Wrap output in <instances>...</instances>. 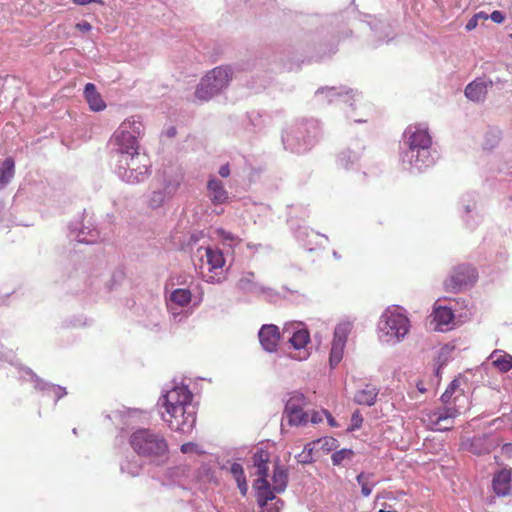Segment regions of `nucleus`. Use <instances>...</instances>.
<instances>
[{
	"label": "nucleus",
	"instance_id": "41",
	"mask_svg": "<svg viewBox=\"0 0 512 512\" xmlns=\"http://www.w3.org/2000/svg\"><path fill=\"white\" fill-rule=\"evenodd\" d=\"M260 295H263L265 300L269 303H276L283 299V292L277 291L271 287L262 286Z\"/></svg>",
	"mask_w": 512,
	"mask_h": 512
},
{
	"label": "nucleus",
	"instance_id": "45",
	"mask_svg": "<svg viewBox=\"0 0 512 512\" xmlns=\"http://www.w3.org/2000/svg\"><path fill=\"white\" fill-rule=\"evenodd\" d=\"M458 387L459 381L457 379L452 380L440 397L442 403L447 404Z\"/></svg>",
	"mask_w": 512,
	"mask_h": 512
},
{
	"label": "nucleus",
	"instance_id": "43",
	"mask_svg": "<svg viewBox=\"0 0 512 512\" xmlns=\"http://www.w3.org/2000/svg\"><path fill=\"white\" fill-rule=\"evenodd\" d=\"M217 235L225 242L227 243L230 247H234L236 246L240 241L241 239L238 238V236L234 235L233 233L229 232V231H226L225 229L223 228H219L217 229Z\"/></svg>",
	"mask_w": 512,
	"mask_h": 512
},
{
	"label": "nucleus",
	"instance_id": "59",
	"mask_svg": "<svg viewBox=\"0 0 512 512\" xmlns=\"http://www.w3.org/2000/svg\"><path fill=\"white\" fill-rule=\"evenodd\" d=\"M72 2L79 6H85L91 3L103 4L102 0H72Z\"/></svg>",
	"mask_w": 512,
	"mask_h": 512
},
{
	"label": "nucleus",
	"instance_id": "47",
	"mask_svg": "<svg viewBox=\"0 0 512 512\" xmlns=\"http://www.w3.org/2000/svg\"><path fill=\"white\" fill-rule=\"evenodd\" d=\"M326 49H328V55L334 54L337 50L336 44L331 43L329 45H325V49L323 48V45L320 44L319 49L317 51V58H323L326 55Z\"/></svg>",
	"mask_w": 512,
	"mask_h": 512
},
{
	"label": "nucleus",
	"instance_id": "60",
	"mask_svg": "<svg viewBox=\"0 0 512 512\" xmlns=\"http://www.w3.org/2000/svg\"><path fill=\"white\" fill-rule=\"evenodd\" d=\"M502 454L511 458L512 457V443H505L501 448Z\"/></svg>",
	"mask_w": 512,
	"mask_h": 512
},
{
	"label": "nucleus",
	"instance_id": "22",
	"mask_svg": "<svg viewBox=\"0 0 512 512\" xmlns=\"http://www.w3.org/2000/svg\"><path fill=\"white\" fill-rule=\"evenodd\" d=\"M493 82L491 80L485 81L482 79H476L469 83L465 88V96L472 101L479 102L483 100L487 94V88L492 87Z\"/></svg>",
	"mask_w": 512,
	"mask_h": 512
},
{
	"label": "nucleus",
	"instance_id": "25",
	"mask_svg": "<svg viewBox=\"0 0 512 512\" xmlns=\"http://www.w3.org/2000/svg\"><path fill=\"white\" fill-rule=\"evenodd\" d=\"M255 274L254 272L248 271L244 272L239 279L237 286L239 290H241L245 294H252L255 296H260V291L262 289L261 284L254 281Z\"/></svg>",
	"mask_w": 512,
	"mask_h": 512
},
{
	"label": "nucleus",
	"instance_id": "50",
	"mask_svg": "<svg viewBox=\"0 0 512 512\" xmlns=\"http://www.w3.org/2000/svg\"><path fill=\"white\" fill-rule=\"evenodd\" d=\"M284 505V502L277 498L274 503H271L269 506L264 508L261 512H280L281 507Z\"/></svg>",
	"mask_w": 512,
	"mask_h": 512
},
{
	"label": "nucleus",
	"instance_id": "10",
	"mask_svg": "<svg viewBox=\"0 0 512 512\" xmlns=\"http://www.w3.org/2000/svg\"><path fill=\"white\" fill-rule=\"evenodd\" d=\"M476 279V269L470 264H461L456 266L445 280V289L449 292H459L464 287L473 285Z\"/></svg>",
	"mask_w": 512,
	"mask_h": 512
},
{
	"label": "nucleus",
	"instance_id": "19",
	"mask_svg": "<svg viewBox=\"0 0 512 512\" xmlns=\"http://www.w3.org/2000/svg\"><path fill=\"white\" fill-rule=\"evenodd\" d=\"M252 460L254 467L257 469L256 474L258 476L253 486L270 484L268 481L269 468L267 465L269 462V453L262 448L257 449V451L253 454Z\"/></svg>",
	"mask_w": 512,
	"mask_h": 512
},
{
	"label": "nucleus",
	"instance_id": "27",
	"mask_svg": "<svg viewBox=\"0 0 512 512\" xmlns=\"http://www.w3.org/2000/svg\"><path fill=\"white\" fill-rule=\"evenodd\" d=\"M461 204L464 209V215H462L464 221L470 228H474L478 221L475 219L474 210L476 207V200L474 195L468 194L461 199Z\"/></svg>",
	"mask_w": 512,
	"mask_h": 512
},
{
	"label": "nucleus",
	"instance_id": "49",
	"mask_svg": "<svg viewBox=\"0 0 512 512\" xmlns=\"http://www.w3.org/2000/svg\"><path fill=\"white\" fill-rule=\"evenodd\" d=\"M15 355L12 350L4 349L0 344V360L13 363Z\"/></svg>",
	"mask_w": 512,
	"mask_h": 512
},
{
	"label": "nucleus",
	"instance_id": "4",
	"mask_svg": "<svg viewBox=\"0 0 512 512\" xmlns=\"http://www.w3.org/2000/svg\"><path fill=\"white\" fill-rule=\"evenodd\" d=\"M320 135L321 128L316 119H302L284 130L281 140L285 150L303 154L312 149Z\"/></svg>",
	"mask_w": 512,
	"mask_h": 512
},
{
	"label": "nucleus",
	"instance_id": "6",
	"mask_svg": "<svg viewBox=\"0 0 512 512\" xmlns=\"http://www.w3.org/2000/svg\"><path fill=\"white\" fill-rule=\"evenodd\" d=\"M410 330V320L398 307H389L378 322L379 339L388 344L401 342Z\"/></svg>",
	"mask_w": 512,
	"mask_h": 512
},
{
	"label": "nucleus",
	"instance_id": "61",
	"mask_svg": "<svg viewBox=\"0 0 512 512\" xmlns=\"http://www.w3.org/2000/svg\"><path fill=\"white\" fill-rule=\"evenodd\" d=\"M219 175L223 178H226L230 175V167L229 164H224L219 168Z\"/></svg>",
	"mask_w": 512,
	"mask_h": 512
},
{
	"label": "nucleus",
	"instance_id": "15",
	"mask_svg": "<svg viewBox=\"0 0 512 512\" xmlns=\"http://www.w3.org/2000/svg\"><path fill=\"white\" fill-rule=\"evenodd\" d=\"M371 34L368 38L369 45L373 48L389 43L396 36L395 31L391 24L383 21H378L370 26Z\"/></svg>",
	"mask_w": 512,
	"mask_h": 512
},
{
	"label": "nucleus",
	"instance_id": "44",
	"mask_svg": "<svg viewBox=\"0 0 512 512\" xmlns=\"http://www.w3.org/2000/svg\"><path fill=\"white\" fill-rule=\"evenodd\" d=\"M316 443H318L319 447L326 452H330L339 446L338 440L334 437H323L316 440Z\"/></svg>",
	"mask_w": 512,
	"mask_h": 512
},
{
	"label": "nucleus",
	"instance_id": "21",
	"mask_svg": "<svg viewBox=\"0 0 512 512\" xmlns=\"http://www.w3.org/2000/svg\"><path fill=\"white\" fill-rule=\"evenodd\" d=\"M288 479V469L284 465H282L280 463L279 458H277L273 465V474L271 477V491H273L274 494L283 493L287 488Z\"/></svg>",
	"mask_w": 512,
	"mask_h": 512
},
{
	"label": "nucleus",
	"instance_id": "36",
	"mask_svg": "<svg viewBox=\"0 0 512 512\" xmlns=\"http://www.w3.org/2000/svg\"><path fill=\"white\" fill-rule=\"evenodd\" d=\"M457 411L454 408L437 409L430 416L431 422L435 425H440L441 422L454 418Z\"/></svg>",
	"mask_w": 512,
	"mask_h": 512
},
{
	"label": "nucleus",
	"instance_id": "39",
	"mask_svg": "<svg viewBox=\"0 0 512 512\" xmlns=\"http://www.w3.org/2000/svg\"><path fill=\"white\" fill-rule=\"evenodd\" d=\"M168 188H169V185H167L163 190H156V191L152 192L150 199H149V205L151 208H153V209L158 208L164 203V201L167 197L166 190Z\"/></svg>",
	"mask_w": 512,
	"mask_h": 512
},
{
	"label": "nucleus",
	"instance_id": "46",
	"mask_svg": "<svg viewBox=\"0 0 512 512\" xmlns=\"http://www.w3.org/2000/svg\"><path fill=\"white\" fill-rule=\"evenodd\" d=\"M363 424V416L361 415L359 410L353 412L351 416V424L348 427L347 431L352 432L358 430Z\"/></svg>",
	"mask_w": 512,
	"mask_h": 512
},
{
	"label": "nucleus",
	"instance_id": "55",
	"mask_svg": "<svg viewBox=\"0 0 512 512\" xmlns=\"http://www.w3.org/2000/svg\"><path fill=\"white\" fill-rule=\"evenodd\" d=\"M489 18H490L493 22H495V23H497V24H501V23H503V22H504V20H505V15H504V13H503L502 11L495 10V11H493V12L490 14Z\"/></svg>",
	"mask_w": 512,
	"mask_h": 512
},
{
	"label": "nucleus",
	"instance_id": "24",
	"mask_svg": "<svg viewBox=\"0 0 512 512\" xmlns=\"http://www.w3.org/2000/svg\"><path fill=\"white\" fill-rule=\"evenodd\" d=\"M379 389L371 384L365 385L354 395V402L358 405L373 406L376 403Z\"/></svg>",
	"mask_w": 512,
	"mask_h": 512
},
{
	"label": "nucleus",
	"instance_id": "35",
	"mask_svg": "<svg viewBox=\"0 0 512 512\" xmlns=\"http://www.w3.org/2000/svg\"><path fill=\"white\" fill-rule=\"evenodd\" d=\"M454 319L453 311L448 307L439 306L434 309V320L440 325H448Z\"/></svg>",
	"mask_w": 512,
	"mask_h": 512
},
{
	"label": "nucleus",
	"instance_id": "31",
	"mask_svg": "<svg viewBox=\"0 0 512 512\" xmlns=\"http://www.w3.org/2000/svg\"><path fill=\"white\" fill-rule=\"evenodd\" d=\"M15 173L13 158L7 157L0 166V189H3L11 181Z\"/></svg>",
	"mask_w": 512,
	"mask_h": 512
},
{
	"label": "nucleus",
	"instance_id": "14",
	"mask_svg": "<svg viewBox=\"0 0 512 512\" xmlns=\"http://www.w3.org/2000/svg\"><path fill=\"white\" fill-rule=\"evenodd\" d=\"M20 370L24 371L27 375L30 376V381L34 383L35 389H37L47 395L53 394L55 397V399H54L55 404L61 398H63L65 395H67V391H66L65 387L45 381L44 379L40 378L31 368L20 366Z\"/></svg>",
	"mask_w": 512,
	"mask_h": 512
},
{
	"label": "nucleus",
	"instance_id": "18",
	"mask_svg": "<svg viewBox=\"0 0 512 512\" xmlns=\"http://www.w3.org/2000/svg\"><path fill=\"white\" fill-rule=\"evenodd\" d=\"M492 488L497 496L512 494V468H503L493 475Z\"/></svg>",
	"mask_w": 512,
	"mask_h": 512
},
{
	"label": "nucleus",
	"instance_id": "23",
	"mask_svg": "<svg viewBox=\"0 0 512 512\" xmlns=\"http://www.w3.org/2000/svg\"><path fill=\"white\" fill-rule=\"evenodd\" d=\"M84 96L92 111L99 112L105 109L106 104L93 83H87L85 85Z\"/></svg>",
	"mask_w": 512,
	"mask_h": 512
},
{
	"label": "nucleus",
	"instance_id": "56",
	"mask_svg": "<svg viewBox=\"0 0 512 512\" xmlns=\"http://www.w3.org/2000/svg\"><path fill=\"white\" fill-rule=\"evenodd\" d=\"M481 16V14H475L466 24V30L471 31L477 27L478 19Z\"/></svg>",
	"mask_w": 512,
	"mask_h": 512
},
{
	"label": "nucleus",
	"instance_id": "63",
	"mask_svg": "<svg viewBox=\"0 0 512 512\" xmlns=\"http://www.w3.org/2000/svg\"><path fill=\"white\" fill-rule=\"evenodd\" d=\"M248 117L250 118L251 120V123L253 126H258L259 123H258V119L261 118L260 114L257 113V112H251Z\"/></svg>",
	"mask_w": 512,
	"mask_h": 512
},
{
	"label": "nucleus",
	"instance_id": "9",
	"mask_svg": "<svg viewBox=\"0 0 512 512\" xmlns=\"http://www.w3.org/2000/svg\"><path fill=\"white\" fill-rule=\"evenodd\" d=\"M358 94L345 86L340 87H321L315 92V99L320 104H345L354 108L358 102Z\"/></svg>",
	"mask_w": 512,
	"mask_h": 512
},
{
	"label": "nucleus",
	"instance_id": "38",
	"mask_svg": "<svg viewBox=\"0 0 512 512\" xmlns=\"http://www.w3.org/2000/svg\"><path fill=\"white\" fill-rule=\"evenodd\" d=\"M371 476V474H365L364 472H361L356 477L358 484L361 486V494L364 497H368L374 487V484L369 482V477Z\"/></svg>",
	"mask_w": 512,
	"mask_h": 512
},
{
	"label": "nucleus",
	"instance_id": "33",
	"mask_svg": "<svg viewBox=\"0 0 512 512\" xmlns=\"http://www.w3.org/2000/svg\"><path fill=\"white\" fill-rule=\"evenodd\" d=\"M207 263L211 270L222 268L225 264V258L221 250L212 247L206 248Z\"/></svg>",
	"mask_w": 512,
	"mask_h": 512
},
{
	"label": "nucleus",
	"instance_id": "5",
	"mask_svg": "<svg viewBox=\"0 0 512 512\" xmlns=\"http://www.w3.org/2000/svg\"><path fill=\"white\" fill-rule=\"evenodd\" d=\"M129 443L138 456L150 459L157 465L168 459V443L163 435L147 428H140L132 433Z\"/></svg>",
	"mask_w": 512,
	"mask_h": 512
},
{
	"label": "nucleus",
	"instance_id": "52",
	"mask_svg": "<svg viewBox=\"0 0 512 512\" xmlns=\"http://www.w3.org/2000/svg\"><path fill=\"white\" fill-rule=\"evenodd\" d=\"M295 458L300 464H311L314 461L313 456H310V454H307L304 451L297 454Z\"/></svg>",
	"mask_w": 512,
	"mask_h": 512
},
{
	"label": "nucleus",
	"instance_id": "54",
	"mask_svg": "<svg viewBox=\"0 0 512 512\" xmlns=\"http://www.w3.org/2000/svg\"><path fill=\"white\" fill-rule=\"evenodd\" d=\"M324 413H323V409L320 410V411H313L310 415V418H309V421L312 423V424H319L323 421V417H324Z\"/></svg>",
	"mask_w": 512,
	"mask_h": 512
},
{
	"label": "nucleus",
	"instance_id": "12",
	"mask_svg": "<svg viewBox=\"0 0 512 512\" xmlns=\"http://www.w3.org/2000/svg\"><path fill=\"white\" fill-rule=\"evenodd\" d=\"M364 149L365 146L359 139L351 141L338 152L336 156L337 166L347 171L355 169L362 158Z\"/></svg>",
	"mask_w": 512,
	"mask_h": 512
},
{
	"label": "nucleus",
	"instance_id": "58",
	"mask_svg": "<svg viewBox=\"0 0 512 512\" xmlns=\"http://www.w3.org/2000/svg\"><path fill=\"white\" fill-rule=\"evenodd\" d=\"M323 413L327 419V422L329 424V426L331 427H338L339 424L337 423V421L335 420V418L331 415V413L326 410V409H323Z\"/></svg>",
	"mask_w": 512,
	"mask_h": 512
},
{
	"label": "nucleus",
	"instance_id": "30",
	"mask_svg": "<svg viewBox=\"0 0 512 512\" xmlns=\"http://www.w3.org/2000/svg\"><path fill=\"white\" fill-rule=\"evenodd\" d=\"M254 488L256 489L257 504L262 510L270 505L269 501L277 499L276 495L271 491V484L257 485Z\"/></svg>",
	"mask_w": 512,
	"mask_h": 512
},
{
	"label": "nucleus",
	"instance_id": "16",
	"mask_svg": "<svg viewBox=\"0 0 512 512\" xmlns=\"http://www.w3.org/2000/svg\"><path fill=\"white\" fill-rule=\"evenodd\" d=\"M292 229L294 237L298 243L307 251L311 252L316 250L320 246L318 242L320 238H324L326 241H328L327 235L315 232L306 226H298L296 229Z\"/></svg>",
	"mask_w": 512,
	"mask_h": 512
},
{
	"label": "nucleus",
	"instance_id": "2",
	"mask_svg": "<svg viewBox=\"0 0 512 512\" xmlns=\"http://www.w3.org/2000/svg\"><path fill=\"white\" fill-rule=\"evenodd\" d=\"M438 153L432 147V137L428 127L422 124L409 125L400 141V162L403 170L420 174L432 167Z\"/></svg>",
	"mask_w": 512,
	"mask_h": 512
},
{
	"label": "nucleus",
	"instance_id": "13",
	"mask_svg": "<svg viewBox=\"0 0 512 512\" xmlns=\"http://www.w3.org/2000/svg\"><path fill=\"white\" fill-rule=\"evenodd\" d=\"M350 332L349 324H338L334 330V337L331 345L329 364L333 369L343 358L344 348Z\"/></svg>",
	"mask_w": 512,
	"mask_h": 512
},
{
	"label": "nucleus",
	"instance_id": "48",
	"mask_svg": "<svg viewBox=\"0 0 512 512\" xmlns=\"http://www.w3.org/2000/svg\"><path fill=\"white\" fill-rule=\"evenodd\" d=\"M230 473L233 475L235 480L245 476L243 466L236 462L231 465Z\"/></svg>",
	"mask_w": 512,
	"mask_h": 512
},
{
	"label": "nucleus",
	"instance_id": "3",
	"mask_svg": "<svg viewBox=\"0 0 512 512\" xmlns=\"http://www.w3.org/2000/svg\"><path fill=\"white\" fill-rule=\"evenodd\" d=\"M193 394L189 386L173 381L167 390H163L158 404L165 408L162 413L163 421L175 431L183 434L191 433L196 424V411L191 402Z\"/></svg>",
	"mask_w": 512,
	"mask_h": 512
},
{
	"label": "nucleus",
	"instance_id": "7",
	"mask_svg": "<svg viewBox=\"0 0 512 512\" xmlns=\"http://www.w3.org/2000/svg\"><path fill=\"white\" fill-rule=\"evenodd\" d=\"M233 77L230 66H218L202 77L196 86L194 96L200 102H208L217 95L222 94L229 86Z\"/></svg>",
	"mask_w": 512,
	"mask_h": 512
},
{
	"label": "nucleus",
	"instance_id": "62",
	"mask_svg": "<svg viewBox=\"0 0 512 512\" xmlns=\"http://www.w3.org/2000/svg\"><path fill=\"white\" fill-rule=\"evenodd\" d=\"M316 446H319L318 443H316V441H313V442H310V443H307L305 446H304V449L303 451L307 454H310V456H312V453H313V450L315 449Z\"/></svg>",
	"mask_w": 512,
	"mask_h": 512
},
{
	"label": "nucleus",
	"instance_id": "11",
	"mask_svg": "<svg viewBox=\"0 0 512 512\" xmlns=\"http://www.w3.org/2000/svg\"><path fill=\"white\" fill-rule=\"evenodd\" d=\"M68 230L70 240L78 243L94 244L100 239L97 228L89 220L85 222V218L70 222Z\"/></svg>",
	"mask_w": 512,
	"mask_h": 512
},
{
	"label": "nucleus",
	"instance_id": "29",
	"mask_svg": "<svg viewBox=\"0 0 512 512\" xmlns=\"http://www.w3.org/2000/svg\"><path fill=\"white\" fill-rule=\"evenodd\" d=\"M120 470L122 473H126L131 477H136L142 471V462L138 458V455L130 453L120 463Z\"/></svg>",
	"mask_w": 512,
	"mask_h": 512
},
{
	"label": "nucleus",
	"instance_id": "51",
	"mask_svg": "<svg viewBox=\"0 0 512 512\" xmlns=\"http://www.w3.org/2000/svg\"><path fill=\"white\" fill-rule=\"evenodd\" d=\"M180 451L183 454L194 453V452L197 453L198 452V445L193 443V442L184 443V444L181 445Z\"/></svg>",
	"mask_w": 512,
	"mask_h": 512
},
{
	"label": "nucleus",
	"instance_id": "42",
	"mask_svg": "<svg viewBox=\"0 0 512 512\" xmlns=\"http://www.w3.org/2000/svg\"><path fill=\"white\" fill-rule=\"evenodd\" d=\"M125 279V272L122 268H117L111 275L110 281L107 283L108 291H112L116 286L121 284Z\"/></svg>",
	"mask_w": 512,
	"mask_h": 512
},
{
	"label": "nucleus",
	"instance_id": "40",
	"mask_svg": "<svg viewBox=\"0 0 512 512\" xmlns=\"http://www.w3.org/2000/svg\"><path fill=\"white\" fill-rule=\"evenodd\" d=\"M501 132L498 129H489L485 135V141L483 143L485 149L494 148L499 142Z\"/></svg>",
	"mask_w": 512,
	"mask_h": 512
},
{
	"label": "nucleus",
	"instance_id": "57",
	"mask_svg": "<svg viewBox=\"0 0 512 512\" xmlns=\"http://www.w3.org/2000/svg\"><path fill=\"white\" fill-rule=\"evenodd\" d=\"M76 29L82 33H85L91 31L92 25L87 21H81L76 24Z\"/></svg>",
	"mask_w": 512,
	"mask_h": 512
},
{
	"label": "nucleus",
	"instance_id": "20",
	"mask_svg": "<svg viewBox=\"0 0 512 512\" xmlns=\"http://www.w3.org/2000/svg\"><path fill=\"white\" fill-rule=\"evenodd\" d=\"M289 333L288 342L296 350L304 348L310 342V334L308 329L302 324H293L290 327H285L283 334Z\"/></svg>",
	"mask_w": 512,
	"mask_h": 512
},
{
	"label": "nucleus",
	"instance_id": "53",
	"mask_svg": "<svg viewBox=\"0 0 512 512\" xmlns=\"http://www.w3.org/2000/svg\"><path fill=\"white\" fill-rule=\"evenodd\" d=\"M235 481L237 483V487H238L241 495L242 496H246L247 491H248V485H247L246 476L241 477V478H239V479H237Z\"/></svg>",
	"mask_w": 512,
	"mask_h": 512
},
{
	"label": "nucleus",
	"instance_id": "64",
	"mask_svg": "<svg viewBox=\"0 0 512 512\" xmlns=\"http://www.w3.org/2000/svg\"><path fill=\"white\" fill-rule=\"evenodd\" d=\"M284 68L291 71L295 68H299V63L298 62H289V63H284Z\"/></svg>",
	"mask_w": 512,
	"mask_h": 512
},
{
	"label": "nucleus",
	"instance_id": "1",
	"mask_svg": "<svg viewBox=\"0 0 512 512\" xmlns=\"http://www.w3.org/2000/svg\"><path fill=\"white\" fill-rule=\"evenodd\" d=\"M143 132L144 126L140 121L128 119L119 126L109 141L114 172L130 185L144 182L151 174L148 157L139 153L138 139Z\"/></svg>",
	"mask_w": 512,
	"mask_h": 512
},
{
	"label": "nucleus",
	"instance_id": "17",
	"mask_svg": "<svg viewBox=\"0 0 512 512\" xmlns=\"http://www.w3.org/2000/svg\"><path fill=\"white\" fill-rule=\"evenodd\" d=\"M259 342L262 348L273 353L277 350L278 343L280 340V331L278 326L274 324H264L258 332Z\"/></svg>",
	"mask_w": 512,
	"mask_h": 512
},
{
	"label": "nucleus",
	"instance_id": "34",
	"mask_svg": "<svg viewBox=\"0 0 512 512\" xmlns=\"http://www.w3.org/2000/svg\"><path fill=\"white\" fill-rule=\"evenodd\" d=\"M283 299L290 301L294 304L300 305L309 301L307 294L298 290H291L286 286L282 287Z\"/></svg>",
	"mask_w": 512,
	"mask_h": 512
},
{
	"label": "nucleus",
	"instance_id": "8",
	"mask_svg": "<svg viewBox=\"0 0 512 512\" xmlns=\"http://www.w3.org/2000/svg\"><path fill=\"white\" fill-rule=\"evenodd\" d=\"M283 417L289 426H306L309 422V413L304 411L307 398L302 392L293 391L287 394Z\"/></svg>",
	"mask_w": 512,
	"mask_h": 512
},
{
	"label": "nucleus",
	"instance_id": "28",
	"mask_svg": "<svg viewBox=\"0 0 512 512\" xmlns=\"http://www.w3.org/2000/svg\"><path fill=\"white\" fill-rule=\"evenodd\" d=\"M489 358L492 359V365L501 373H506L512 369V355L502 350H494Z\"/></svg>",
	"mask_w": 512,
	"mask_h": 512
},
{
	"label": "nucleus",
	"instance_id": "32",
	"mask_svg": "<svg viewBox=\"0 0 512 512\" xmlns=\"http://www.w3.org/2000/svg\"><path fill=\"white\" fill-rule=\"evenodd\" d=\"M170 304L168 305L169 309L172 310V304L178 305L180 307H185L191 302L192 294L188 289L178 288L171 292L170 294Z\"/></svg>",
	"mask_w": 512,
	"mask_h": 512
},
{
	"label": "nucleus",
	"instance_id": "37",
	"mask_svg": "<svg viewBox=\"0 0 512 512\" xmlns=\"http://www.w3.org/2000/svg\"><path fill=\"white\" fill-rule=\"evenodd\" d=\"M354 455H355V453L352 449L343 448V449L335 451L331 455V461L334 466H340V465H342L344 460H352Z\"/></svg>",
	"mask_w": 512,
	"mask_h": 512
},
{
	"label": "nucleus",
	"instance_id": "26",
	"mask_svg": "<svg viewBox=\"0 0 512 512\" xmlns=\"http://www.w3.org/2000/svg\"><path fill=\"white\" fill-rule=\"evenodd\" d=\"M207 188L211 193L210 199L213 204H223L228 199V192L224 189L223 183L211 177L208 181Z\"/></svg>",
	"mask_w": 512,
	"mask_h": 512
}]
</instances>
